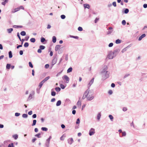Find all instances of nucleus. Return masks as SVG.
<instances>
[{
    "instance_id": "1",
    "label": "nucleus",
    "mask_w": 147,
    "mask_h": 147,
    "mask_svg": "<svg viewBox=\"0 0 147 147\" xmlns=\"http://www.w3.org/2000/svg\"><path fill=\"white\" fill-rule=\"evenodd\" d=\"M107 69L108 68L107 66L105 65L101 71V74L102 77H104V80L105 79L109 77V74L107 71Z\"/></svg>"
},
{
    "instance_id": "2",
    "label": "nucleus",
    "mask_w": 147,
    "mask_h": 147,
    "mask_svg": "<svg viewBox=\"0 0 147 147\" xmlns=\"http://www.w3.org/2000/svg\"><path fill=\"white\" fill-rule=\"evenodd\" d=\"M115 57V56H114V55L113 54V53L112 51H110L107 56V58L109 59H112Z\"/></svg>"
},
{
    "instance_id": "3",
    "label": "nucleus",
    "mask_w": 147,
    "mask_h": 147,
    "mask_svg": "<svg viewBox=\"0 0 147 147\" xmlns=\"http://www.w3.org/2000/svg\"><path fill=\"white\" fill-rule=\"evenodd\" d=\"M90 93V90H88V89H87L84 93L83 96L82 97L83 99H84L86 97H87V95H89V93Z\"/></svg>"
},
{
    "instance_id": "4",
    "label": "nucleus",
    "mask_w": 147,
    "mask_h": 147,
    "mask_svg": "<svg viewBox=\"0 0 147 147\" xmlns=\"http://www.w3.org/2000/svg\"><path fill=\"white\" fill-rule=\"evenodd\" d=\"M62 78L66 81L65 82L66 83H67L69 82V78L67 76L65 75L63 76Z\"/></svg>"
},
{
    "instance_id": "5",
    "label": "nucleus",
    "mask_w": 147,
    "mask_h": 147,
    "mask_svg": "<svg viewBox=\"0 0 147 147\" xmlns=\"http://www.w3.org/2000/svg\"><path fill=\"white\" fill-rule=\"evenodd\" d=\"M95 133V129L93 128H91L89 131V135L90 136L93 135Z\"/></svg>"
},
{
    "instance_id": "6",
    "label": "nucleus",
    "mask_w": 147,
    "mask_h": 147,
    "mask_svg": "<svg viewBox=\"0 0 147 147\" xmlns=\"http://www.w3.org/2000/svg\"><path fill=\"white\" fill-rule=\"evenodd\" d=\"M120 51V50L119 49H117L114 50L112 52L113 53V54L114 55V56L115 57Z\"/></svg>"
},
{
    "instance_id": "7",
    "label": "nucleus",
    "mask_w": 147,
    "mask_h": 147,
    "mask_svg": "<svg viewBox=\"0 0 147 147\" xmlns=\"http://www.w3.org/2000/svg\"><path fill=\"white\" fill-rule=\"evenodd\" d=\"M94 78H93L90 81V82H89L88 85V89L89 90H90L89 89V88L90 86L93 83L94 81Z\"/></svg>"
},
{
    "instance_id": "8",
    "label": "nucleus",
    "mask_w": 147,
    "mask_h": 147,
    "mask_svg": "<svg viewBox=\"0 0 147 147\" xmlns=\"http://www.w3.org/2000/svg\"><path fill=\"white\" fill-rule=\"evenodd\" d=\"M90 93H89V95H87V99L88 100L90 101L94 98V96H92V95H90Z\"/></svg>"
},
{
    "instance_id": "9",
    "label": "nucleus",
    "mask_w": 147,
    "mask_h": 147,
    "mask_svg": "<svg viewBox=\"0 0 147 147\" xmlns=\"http://www.w3.org/2000/svg\"><path fill=\"white\" fill-rule=\"evenodd\" d=\"M112 29L113 28L111 27H110L108 28L107 30H108L109 31L107 32V34H111L113 31Z\"/></svg>"
},
{
    "instance_id": "10",
    "label": "nucleus",
    "mask_w": 147,
    "mask_h": 147,
    "mask_svg": "<svg viewBox=\"0 0 147 147\" xmlns=\"http://www.w3.org/2000/svg\"><path fill=\"white\" fill-rule=\"evenodd\" d=\"M67 142L68 144H69L71 145L72 144L73 142H74V140L72 138H69L67 140Z\"/></svg>"
},
{
    "instance_id": "11",
    "label": "nucleus",
    "mask_w": 147,
    "mask_h": 147,
    "mask_svg": "<svg viewBox=\"0 0 147 147\" xmlns=\"http://www.w3.org/2000/svg\"><path fill=\"white\" fill-rule=\"evenodd\" d=\"M80 98H79V100L78 101V102L77 103V105L78 107H80L81 106V101L80 100Z\"/></svg>"
},
{
    "instance_id": "12",
    "label": "nucleus",
    "mask_w": 147,
    "mask_h": 147,
    "mask_svg": "<svg viewBox=\"0 0 147 147\" xmlns=\"http://www.w3.org/2000/svg\"><path fill=\"white\" fill-rule=\"evenodd\" d=\"M146 36V35L145 34H143L140 37H139L138 38V40L139 41H140L142 40V38L145 37Z\"/></svg>"
},
{
    "instance_id": "13",
    "label": "nucleus",
    "mask_w": 147,
    "mask_h": 147,
    "mask_svg": "<svg viewBox=\"0 0 147 147\" xmlns=\"http://www.w3.org/2000/svg\"><path fill=\"white\" fill-rule=\"evenodd\" d=\"M61 47V45H57L55 47V51H57Z\"/></svg>"
},
{
    "instance_id": "14",
    "label": "nucleus",
    "mask_w": 147,
    "mask_h": 147,
    "mask_svg": "<svg viewBox=\"0 0 147 147\" xmlns=\"http://www.w3.org/2000/svg\"><path fill=\"white\" fill-rule=\"evenodd\" d=\"M84 6L85 8H87L88 9H89L90 8L89 5L88 4H84Z\"/></svg>"
},
{
    "instance_id": "15",
    "label": "nucleus",
    "mask_w": 147,
    "mask_h": 147,
    "mask_svg": "<svg viewBox=\"0 0 147 147\" xmlns=\"http://www.w3.org/2000/svg\"><path fill=\"white\" fill-rule=\"evenodd\" d=\"M20 10L19 8H15L13 10H12L11 11V12L12 13H14L18 11H19Z\"/></svg>"
},
{
    "instance_id": "16",
    "label": "nucleus",
    "mask_w": 147,
    "mask_h": 147,
    "mask_svg": "<svg viewBox=\"0 0 147 147\" xmlns=\"http://www.w3.org/2000/svg\"><path fill=\"white\" fill-rule=\"evenodd\" d=\"M57 59L56 58H54L53 59V60L52 61V65H53L55 64L57 62Z\"/></svg>"
},
{
    "instance_id": "17",
    "label": "nucleus",
    "mask_w": 147,
    "mask_h": 147,
    "mask_svg": "<svg viewBox=\"0 0 147 147\" xmlns=\"http://www.w3.org/2000/svg\"><path fill=\"white\" fill-rule=\"evenodd\" d=\"M57 40L56 37L55 36H53L52 37V42H53L55 43Z\"/></svg>"
},
{
    "instance_id": "18",
    "label": "nucleus",
    "mask_w": 147,
    "mask_h": 147,
    "mask_svg": "<svg viewBox=\"0 0 147 147\" xmlns=\"http://www.w3.org/2000/svg\"><path fill=\"white\" fill-rule=\"evenodd\" d=\"M13 27L16 28H21L22 27V26L13 25Z\"/></svg>"
},
{
    "instance_id": "19",
    "label": "nucleus",
    "mask_w": 147,
    "mask_h": 147,
    "mask_svg": "<svg viewBox=\"0 0 147 147\" xmlns=\"http://www.w3.org/2000/svg\"><path fill=\"white\" fill-rule=\"evenodd\" d=\"M13 29L12 28H10L8 29H7V32L9 34L11 33V32L13 31Z\"/></svg>"
},
{
    "instance_id": "20",
    "label": "nucleus",
    "mask_w": 147,
    "mask_h": 147,
    "mask_svg": "<svg viewBox=\"0 0 147 147\" xmlns=\"http://www.w3.org/2000/svg\"><path fill=\"white\" fill-rule=\"evenodd\" d=\"M53 89L51 90V95L52 96H55L56 95V92H55L53 91Z\"/></svg>"
},
{
    "instance_id": "21",
    "label": "nucleus",
    "mask_w": 147,
    "mask_h": 147,
    "mask_svg": "<svg viewBox=\"0 0 147 147\" xmlns=\"http://www.w3.org/2000/svg\"><path fill=\"white\" fill-rule=\"evenodd\" d=\"M101 115L100 113H99L97 115V119L99 121L100 119Z\"/></svg>"
},
{
    "instance_id": "22",
    "label": "nucleus",
    "mask_w": 147,
    "mask_h": 147,
    "mask_svg": "<svg viewBox=\"0 0 147 147\" xmlns=\"http://www.w3.org/2000/svg\"><path fill=\"white\" fill-rule=\"evenodd\" d=\"M50 78L49 76H47L42 81L45 83V82L47 81Z\"/></svg>"
},
{
    "instance_id": "23",
    "label": "nucleus",
    "mask_w": 147,
    "mask_h": 147,
    "mask_svg": "<svg viewBox=\"0 0 147 147\" xmlns=\"http://www.w3.org/2000/svg\"><path fill=\"white\" fill-rule=\"evenodd\" d=\"M61 104V101L60 100H59L56 103V105L57 106H60Z\"/></svg>"
},
{
    "instance_id": "24",
    "label": "nucleus",
    "mask_w": 147,
    "mask_h": 147,
    "mask_svg": "<svg viewBox=\"0 0 147 147\" xmlns=\"http://www.w3.org/2000/svg\"><path fill=\"white\" fill-rule=\"evenodd\" d=\"M9 58H11L12 57V52L11 51H10L9 52Z\"/></svg>"
},
{
    "instance_id": "25",
    "label": "nucleus",
    "mask_w": 147,
    "mask_h": 147,
    "mask_svg": "<svg viewBox=\"0 0 147 147\" xmlns=\"http://www.w3.org/2000/svg\"><path fill=\"white\" fill-rule=\"evenodd\" d=\"M44 83L42 81L40 83L39 85V87L40 88V89L41 88Z\"/></svg>"
},
{
    "instance_id": "26",
    "label": "nucleus",
    "mask_w": 147,
    "mask_h": 147,
    "mask_svg": "<svg viewBox=\"0 0 147 147\" xmlns=\"http://www.w3.org/2000/svg\"><path fill=\"white\" fill-rule=\"evenodd\" d=\"M34 94V93H33V94H30L28 98V100H30L32 98V96Z\"/></svg>"
},
{
    "instance_id": "27",
    "label": "nucleus",
    "mask_w": 147,
    "mask_h": 147,
    "mask_svg": "<svg viewBox=\"0 0 147 147\" xmlns=\"http://www.w3.org/2000/svg\"><path fill=\"white\" fill-rule=\"evenodd\" d=\"M72 69H72V67H70L67 70V72L68 73H70V72H71L72 70Z\"/></svg>"
},
{
    "instance_id": "28",
    "label": "nucleus",
    "mask_w": 147,
    "mask_h": 147,
    "mask_svg": "<svg viewBox=\"0 0 147 147\" xmlns=\"http://www.w3.org/2000/svg\"><path fill=\"white\" fill-rule=\"evenodd\" d=\"M121 42V40L117 39L115 41V43L117 44L120 43Z\"/></svg>"
},
{
    "instance_id": "29",
    "label": "nucleus",
    "mask_w": 147,
    "mask_h": 147,
    "mask_svg": "<svg viewBox=\"0 0 147 147\" xmlns=\"http://www.w3.org/2000/svg\"><path fill=\"white\" fill-rule=\"evenodd\" d=\"M20 34L22 36H24L26 35V32L24 31H22L21 32Z\"/></svg>"
},
{
    "instance_id": "30",
    "label": "nucleus",
    "mask_w": 147,
    "mask_h": 147,
    "mask_svg": "<svg viewBox=\"0 0 147 147\" xmlns=\"http://www.w3.org/2000/svg\"><path fill=\"white\" fill-rule=\"evenodd\" d=\"M55 90L58 92L60 91L61 90V88L59 87H57L55 88Z\"/></svg>"
},
{
    "instance_id": "31",
    "label": "nucleus",
    "mask_w": 147,
    "mask_h": 147,
    "mask_svg": "<svg viewBox=\"0 0 147 147\" xmlns=\"http://www.w3.org/2000/svg\"><path fill=\"white\" fill-rule=\"evenodd\" d=\"M41 129L42 130L45 131H47L48 130L47 128L45 127H42L41 128Z\"/></svg>"
},
{
    "instance_id": "32",
    "label": "nucleus",
    "mask_w": 147,
    "mask_h": 147,
    "mask_svg": "<svg viewBox=\"0 0 147 147\" xmlns=\"http://www.w3.org/2000/svg\"><path fill=\"white\" fill-rule=\"evenodd\" d=\"M11 67V65L10 64H7L6 65V68L7 69H9Z\"/></svg>"
},
{
    "instance_id": "33",
    "label": "nucleus",
    "mask_w": 147,
    "mask_h": 147,
    "mask_svg": "<svg viewBox=\"0 0 147 147\" xmlns=\"http://www.w3.org/2000/svg\"><path fill=\"white\" fill-rule=\"evenodd\" d=\"M129 12V10L127 8H126L124 11V13L125 14Z\"/></svg>"
},
{
    "instance_id": "34",
    "label": "nucleus",
    "mask_w": 147,
    "mask_h": 147,
    "mask_svg": "<svg viewBox=\"0 0 147 147\" xmlns=\"http://www.w3.org/2000/svg\"><path fill=\"white\" fill-rule=\"evenodd\" d=\"M109 118L111 119V121H112L113 119V116L112 115H109Z\"/></svg>"
},
{
    "instance_id": "35",
    "label": "nucleus",
    "mask_w": 147,
    "mask_h": 147,
    "mask_svg": "<svg viewBox=\"0 0 147 147\" xmlns=\"http://www.w3.org/2000/svg\"><path fill=\"white\" fill-rule=\"evenodd\" d=\"M36 40L34 38H32L30 39V41L32 42H35Z\"/></svg>"
},
{
    "instance_id": "36",
    "label": "nucleus",
    "mask_w": 147,
    "mask_h": 147,
    "mask_svg": "<svg viewBox=\"0 0 147 147\" xmlns=\"http://www.w3.org/2000/svg\"><path fill=\"white\" fill-rule=\"evenodd\" d=\"M13 137L15 140H16L18 138V136L17 134H15L13 136Z\"/></svg>"
},
{
    "instance_id": "37",
    "label": "nucleus",
    "mask_w": 147,
    "mask_h": 147,
    "mask_svg": "<svg viewBox=\"0 0 147 147\" xmlns=\"http://www.w3.org/2000/svg\"><path fill=\"white\" fill-rule=\"evenodd\" d=\"M36 122V120H34L32 125V126L35 125Z\"/></svg>"
},
{
    "instance_id": "38",
    "label": "nucleus",
    "mask_w": 147,
    "mask_h": 147,
    "mask_svg": "<svg viewBox=\"0 0 147 147\" xmlns=\"http://www.w3.org/2000/svg\"><path fill=\"white\" fill-rule=\"evenodd\" d=\"M45 40H46L44 38L42 37L41 38L40 41L42 43H43L44 42Z\"/></svg>"
},
{
    "instance_id": "39",
    "label": "nucleus",
    "mask_w": 147,
    "mask_h": 147,
    "mask_svg": "<svg viewBox=\"0 0 147 147\" xmlns=\"http://www.w3.org/2000/svg\"><path fill=\"white\" fill-rule=\"evenodd\" d=\"M45 48V47L43 45H40L39 46V48H40L41 50L44 49Z\"/></svg>"
},
{
    "instance_id": "40",
    "label": "nucleus",
    "mask_w": 147,
    "mask_h": 147,
    "mask_svg": "<svg viewBox=\"0 0 147 147\" xmlns=\"http://www.w3.org/2000/svg\"><path fill=\"white\" fill-rule=\"evenodd\" d=\"M29 46V44L27 42H25L24 45V46L25 47H28Z\"/></svg>"
},
{
    "instance_id": "41",
    "label": "nucleus",
    "mask_w": 147,
    "mask_h": 147,
    "mask_svg": "<svg viewBox=\"0 0 147 147\" xmlns=\"http://www.w3.org/2000/svg\"><path fill=\"white\" fill-rule=\"evenodd\" d=\"M8 147H14L13 143H11L10 144H9L8 146Z\"/></svg>"
},
{
    "instance_id": "42",
    "label": "nucleus",
    "mask_w": 147,
    "mask_h": 147,
    "mask_svg": "<svg viewBox=\"0 0 147 147\" xmlns=\"http://www.w3.org/2000/svg\"><path fill=\"white\" fill-rule=\"evenodd\" d=\"M28 115L26 114H23L22 115V117L24 118H26L28 117Z\"/></svg>"
},
{
    "instance_id": "43",
    "label": "nucleus",
    "mask_w": 147,
    "mask_h": 147,
    "mask_svg": "<svg viewBox=\"0 0 147 147\" xmlns=\"http://www.w3.org/2000/svg\"><path fill=\"white\" fill-rule=\"evenodd\" d=\"M70 37L71 38H74L76 39H78V38H79L78 37V36H70Z\"/></svg>"
},
{
    "instance_id": "44",
    "label": "nucleus",
    "mask_w": 147,
    "mask_h": 147,
    "mask_svg": "<svg viewBox=\"0 0 147 147\" xmlns=\"http://www.w3.org/2000/svg\"><path fill=\"white\" fill-rule=\"evenodd\" d=\"M50 141L47 142L46 141V142L45 143V145L47 147H49V144Z\"/></svg>"
},
{
    "instance_id": "45",
    "label": "nucleus",
    "mask_w": 147,
    "mask_h": 147,
    "mask_svg": "<svg viewBox=\"0 0 147 147\" xmlns=\"http://www.w3.org/2000/svg\"><path fill=\"white\" fill-rule=\"evenodd\" d=\"M126 135V133L125 131H123L122 132V136H125ZM120 137H121L120 136Z\"/></svg>"
},
{
    "instance_id": "46",
    "label": "nucleus",
    "mask_w": 147,
    "mask_h": 147,
    "mask_svg": "<svg viewBox=\"0 0 147 147\" xmlns=\"http://www.w3.org/2000/svg\"><path fill=\"white\" fill-rule=\"evenodd\" d=\"M66 17L64 15H61V18L62 19H64Z\"/></svg>"
},
{
    "instance_id": "47",
    "label": "nucleus",
    "mask_w": 147,
    "mask_h": 147,
    "mask_svg": "<svg viewBox=\"0 0 147 147\" xmlns=\"http://www.w3.org/2000/svg\"><path fill=\"white\" fill-rule=\"evenodd\" d=\"M29 66L33 68V65L32 63L31 62H29Z\"/></svg>"
},
{
    "instance_id": "48",
    "label": "nucleus",
    "mask_w": 147,
    "mask_h": 147,
    "mask_svg": "<svg viewBox=\"0 0 147 147\" xmlns=\"http://www.w3.org/2000/svg\"><path fill=\"white\" fill-rule=\"evenodd\" d=\"M127 50V47H126L123 49L121 51V52L122 53H124Z\"/></svg>"
},
{
    "instance_id": "49",
    "label": "nucleus",
    "mask_w": 147,
    "mask_h": 147,
    "mask_svg": "<svg viewBox=\"0 0 147 147\" xmlns=\"http://www.w3.org/2000/svg\"><path fill=\"white\" fill-rule=\"evenodd\" d=\"M40 134H40L39 133L38 134H36L35 135V136L36 137H37L38 138H40Z\"/></svg>"
},
{
    "instance_id": "50",
    "label": "nucleus",
    "mask_w": 147,
    "mask_h": 147,
    "mask_svg": "<svg viewBox=\"0 0 147 147\" xmlns=\"http://www.w3.org/2000/svg\"><path fill=\"white\" fill-rule=\"evenodd\" d=\"M60 86L62 89H64L65 88V86L62 84H61L60 85Z\"/></svg>"
},
{
    "instance_id": "51",
    "label": "nucleus",
    "mask_w": 147,
    "mask_h": 147,
    "mask_svg": "<svg viewBox=\"0 0 147 147\" xmlns=\"http://www.w3.org/2000/svg\"><path fill=\"white\" fill-rule=\"evenodd\" d=\"M78 30L81 31L83 30L82 28L81 27H79L78 28Z\"/></svg>"
},
{
    "instance_id": "52",
    "label": "nucleus",
    "mask_w": 147,
    "mask_h": 147,
    "mask_svg": "<svg viewBox=\"0 0 147 147\" xmlns=\"http://www.w3.org/2000/svg\"><path fill=\"white\" fill-rule=\"evenodd\" d=\"M80 123V119L79 118H78L76 120V124H79Z\"/></svg>"
},
{
    "instance_id": "53",
    "label": "nucleus",
    "mask_w": 147,
    "mask_h": 147,
    "mask_svg": "<svg viewBox=\"0 0 147 147\" xmlns=\"http://www.w3.org/2000/svg\"><path fill=\"white\" fill-rule=\"evenodd\" d=\"M126 22L124 20H123L122 22V24L123 25H124L126 24Z\"/></svg>"
},
{
    "instance_id": "54",
    "label": "nucleus",
    "mask_w": 147,
    "mask_h": 147,
    "mask_svg": "<svg viewBox=\"0 0 147 147\" xmlns=\"http://www.w3.org/2000/svg\"><path fill=\"white\" fill-rule=\"evenodd\" d=\"M113 43H112V42H111L109 44L108 46L109 47H111L113 46Z\"/></svg>"
},
{
    "instance_id": "55",
    "label": "nucleus",
    "mask_w": 147,
    "mask_h": 147,
    "mask_svg": "<svg viewBox=\"0 0 147 147\" xmlns=\"http://www.w3.org/2000/svg\"><path fill=\"white\" fill-rule=\"evenodd\" d=\"M130 75V74H125L124 76L123 77V79H125V78L127 77L128 76H129Z\"/></svg>"
},
{
    "instance_id": "56",
    "label": "nucleus",
    "mask_w": 147,
    "mask_h": 147,
    "mask_svg": "<svg viewBox=\"0 0 147 147\" xmlns=\"http://www.w3.org/2000/svg\"><path fill=\"white\" fill-rule=\"evenodd\" d=\"M112 5L114 7H116V2L114 1V2H113L112 3Z\"/></svg>"
},
{
    "instance_id": "57",
    "label": "nucleus",
    "mask_w": 147,
    "mask_h": 147,
    "mask_svg": "<svg viewBox=\"0 0 147 147\" xmlns=\"http://www.w3.org/2000/svg\"><path fill=\"white\" fill-rule=\"evenodd\" d=\"M99 20V18H96L95 20V21H94L95 23H96Z\"/></svg>"
},
{
    "instance_id": "58",
    "label": "nucleus",
    "mask_w": 147,
    "mask_h": 147,
    "mask_svg": "<svg viewBox=\"0 0 147 147\" xmlns=\"http://www.w3.org/2000/svg\"><path fill=\"white\" fill-rule=\"evenodd\" d=\"M20 115V113H15V116L16 117H18Z\"/></svg>"
},
{
    "instance_id": "59",
    "label": "nucleus",
    "mask_w": 147,
    "mask_h": 147,
    "mask_svg": "<svg viewBox=\"0 0 147 147\" xmlns=\"http://www.w3.org/2000/svg\"><path fill=\"white\" fill-rule=\"evenodd\" d=\"M17 36H18V38H19V39L20 40V41H21V38L20 37V35L19 34V32H18V33L17 34Z\"/></svg>"
},
{
    "instance_id": "60",
    "label": "nucleus",
    "mask_w": 147,
    "mask_h": 147,
    "mask_svg": "<svg viewBox=\"0 0 147 147\" xmlns=\"http://www.w3.org/2000/svg\"><path fill=\"white\" fill-rule=\"evenodd\" d=\"M122 110L124 111H125L127 110V109L126 107H123V108Z\"/></svg>"
},
{
    "instance_id": "61",
    "label": "nucleus",
    "mask_w": 147,
    "mask_h": 147,
    "mask_svg": "<svg viewBox=\"0 0 147 147\" xmlns=\"http://www.w3.org/2000/svg\"><path fill=\"white\" fill-rule=\"evenodd\" d=\"M22 44H23V42H22V44L21 45H18V46H17V48L18 49L20 47H22Z\"/></svg>"
},
{
    "instance_id": "62",
    "label": "nucleus",
    "mask_w": 147,
    "mask_h": 147,
    "mask_svg": "<svg viewBox=\"0 0 147 147\" xmlns=\"http://www.w3.org/2000/svg\"><path fill=\"white\" fill-rule=\"evenodd\" d=\"M37 52L39 53H41L42 52V50L39 48L37 51Z\"/></svg>"
},
{
    "instance_id": "63",
    "label": "nucleus",
    "mask_w": 147,
    "mask_h": 147,
    "mask_svg": "<svg viewBox=\"0 0 147 147\" xmlns=\"http://www.w3.org/2000/svg\"><path fill=\"white\" fill-rule=\"evenodd\" d=\"M49 67V65L48 64H46L45 65V67L46 69L48 68Z\"/></svg>"
},
{
    "instance_id": "64",
    "label": "nucleus",
    "mask_w": 147,
    "mask_h": 147,
    "mask_svg": "<svg viewBox=\"0 0 147 147\" xmlns=\"http://www.w3.org/2000/svg\"><path fill=\"white\" fill-rule=\"evenodd\" d=\"M33 118H35L36 117V115L35 114H33L32 116Z\"/></svg>"
}]
</instances>
